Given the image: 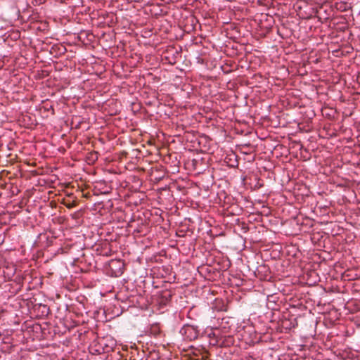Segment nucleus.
Wrapping results in <instances>:
<instances>
[{
	"mask_svg": "<svg viewBox=\"0 0 360 360\" xmlns=\"http://www.w3.org/2000/svg\"><path fill=\"white\" fill-rule=\"evenodd\" d=\"M63 204L68 209H71L72 207H75L77 205V203L75 201H73V202H69V203L63 202Z\"/></svg>",
	"mask_w": 360,
	"mask_h": 360,
	"instance_id": "1",
	"label": "nucleus"
}]
</instances>
